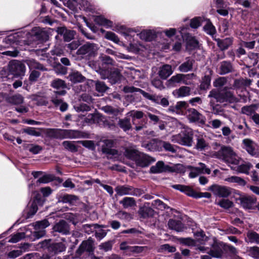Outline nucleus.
<instances>
[{"label":"nucleus","mask_w":259,"mask_h":259,"mask_svg":"<svg viewBox=\"0 0 259 259\" xmlns=\"http://www.w3.org/2000/svg\"><path fill=\"white\" fill-rule=\"evenodd\" d=\"M208 190L212 191L214 195L220 197H227L231 194L229 188L218 185L210 186Z\"/></svg>","instance_id":"6"},{"label":"nucleus","mask_w":259,"mask_h":259,"mask_svg":"<svg viewBox=\"0 0 259 259\" xmlns=\"http://www.w3.org/2000/svg\"><path fill=\"white\" fill-rule=\"evenodd\" d=\"M63 139H75L80 136V133L78 131L63 130Z\"/></svg>","instance_id":"31"},{"label":"nucleus","mask_w":259,"mask_h":259,"mask_svg":"<svg viewBox=\"0 0 259 259\" xmlns=\"http://www.w3.org/2000/svg\"><path fill=\"white\" fill-rule=\"evenodd\" d=\"M63 130L61 129H51L49 133L50 136L59 139H63Z\"/></svg>","instance_id":"46"},{"label":"nucleus","mask_w":259,"mask_h":259,"mask_svg":"<svg viewBox=\"0 0 259 259\" xmlns=\"http://www.w3.org/2000/svg\"><path fill=\"white\" fill-rule=\"evenodd\" d=\"M246 242L259 244V234L253 231H249L247 234Z\"/></svg>","instance_id":"29"},{"label":"nucleus","mask_w":259,"mask_h":259,"mask_svg":"<svg viewBox=\"0 0 259 259\" xmlns=\"http://www.w3.org/2000/svg\"><path fill=\"white\" fill-rule=\"evenodd\" d=\"M51 86L57 90H61L60 91H57L56 94L61 95L65 94V91L63 90L66 88V86L63 80L58 78L53 80L51 82Z\"/></svg>","instance_id":"19"},{"label":"nucleus","mask_w":259,"mask_h":259,"mask_svg":"<svg viewBox=\"0 0 259 259\" xmlns=\"http://www.w3.org/2000/svg\"><path fill=\"white\" fill-rule=\"evenodd\" d=\"M216 153L218 157L224 161L237 165L239 163L240 158L236 154L233 149L229 146H222Z\"/></svg>","instance_id":"1"},{"label":"nucleus","mask_w":259,"mask_h":259,"mask_svg":"<svg viewBox=\"0 0 259 259\" xmlns=\"http://www.w3.org/2000/svg\"><path fill=\"white\" fill-rule=\"evenodd\" d=\"M155 161V159L154 158L146 154L139 153L135 162L137 165L144 167L149 166L151 163Z\"/></svg>","instance_id":"8"},{"label":"nucleus","mask_w":259,"mask_h":259,"mask_svg":"<svg viewBox=\"0 0 259 259\" xmlns=\"http://www.w3.org/2000/svg\"><path fill=\"white\" fill-rule=\"evenodd\" d=\"M118 124L120 127L125 132L129 130L132 127L130 120L127 118L119 119Z\"/></svg>","instance_id":"41"},{"label":"nucleus","mask_w":259,"mask_h":259,"mask_svg":"<svg viewBox=\"0 0 259 259\" xmlns=\"http://www.w3.org/2000/svg\"><path fill=\"white\" fill-rule=\"evenodd\" d=\"M8 101L15 105H19L23 103L24 98L20 94H16L9 98Z\"/></svg>","instance_id":"37"},{"label":"nucleus","mask_w":259,"mask_h":259,"mask_svg":"<svg viewBox=\"0 0 259 259\" xmlns=\"http://www.w3.org/2000/svg\"><path fill=\"white\" fill-rule=\"evenodd\" d=\"M188 106V103L185 101H180L177 103L175 106V110L179 113L185 110Z\"/></svg>","instance_id":"52"},{"label":"nucleus","mask_w":259,"mask_h":259,"mask_svg":"<svg viewBox=\"0 0 259 259\" xmlns=\"http://www.w3.org/2000/svg\"><path fill=\"white\" fill-rule=\"evenodd\" d=\"M119 203L121 204L125 208L132 207L136 205L134 198L132 197H124Z\"/></svg>","instance_id":"36"},{"label":"nucleus","mask_w":259,"mask_h":259,"mask_svg":"<svg viewBox=\"0 0 259 259\" xmlns=\"http://www.w3.org/2000/svg\"><path fill=\"white\" fill-rule=\"evenodd\" d=\"M252 167V165L248 162L243 163L237 167V170L241 173L247 174Z\"/></svg>","instance_id":"48"},{"label":"nucleus","mask_w":259,"mask_h":259,"mask_svg":"<svg viewBox=\"0 0 259 259\" xmlns=\"http://www.w3.org/2000/svg\"><path fill=\"white\" fill-rule=\"evenodd\" d=\"M9 72L15 77L24 76L26 68L24 64L17 60L11 61L8 65Z\"/></svg>","instance_id":"3"},{"label":"nucleus","mask_w":259,"mask_h":259,"mask_svg":"<svg viewBox=\"0 0 259 259\" xmlns=\"http://www.w3.org/2000/svg\"><path fill=\"white\" fill-rule=\"evenodd\" d=\"M178 240L180 243L188 246H193L195 244V241L190 238H180Z\"/></svg>","instance_id":"56"},{"label":"nucleus","mask_w":259,"mask_h":259,"mask_svg":"<svg viewBox=\"0 0 259 259\" xmlns=\"http://www.w3.org/2000/svg\"><path fill=\"white\" fill-rule=\"evenodd\" d=\"M35 195V199L31 202L29 209L27 212V217L30 218L37 211V204H42L39 196V194L37 192H34Z\"/></svg>","instance_id":"13"},{"label":"nucleus","mask_w":259,"mask_h":259,"mask_svg":"<svg viewBox=\"0 0 259 259\" xmlns=\"http://www.w3.org/2000/svg\"><path fill=\"white\" fill-rule=\"evenodd\" d=\"M172 72L171 66L168 64H165L159 68L158 75L161 79H166Z\"/></svg>","instance_id":"18"},{"label":"nucleus","mask_w":259,"mask_h":259,"mask_svg":"<svg viewBox=\"0 0 259 259\" xmlns=\"http://www.w3.org/2000/svg\"><path fill=\"white\" fill-rule=\"evenodd\" d=\"M97 50V46L93 44L87 43L81 47L77 51L78 55H86L91 56Z\"/></svg>","instance_id":"9"},{"label":"nucleus","mask_w":259,"mask_h":259,"mask_svg":"<svg viewBox=\"0 0 259 259\" xmlns=\"http://www.w3.org/2000/svg\"><path fill=\"white\" fill-rule=\"evenodd\" d=\"M50 223L47 220H44L41 221L36 222L33 225L35 230H45L50 226Z\"/></svg>","instance_id":"42"},{"label":"nucleus","mask_w":259,"mask_h":259,"mask_svg":"<svg viewBox=\"0 0 259 259\" xmlns=\"http://www.w3.org/2000/svg\"><path fill=\"white\" fill-rule=\"evenodd\" d=\"M66 245L63 242L52 243L50 246V251L58 254L65 251Z\"/></svg>","instance_id":"25"},{"label":"nucleus","mask_w":259,"mask_h":259,"mask_svg":"<svg viewBox=\"0 0 259 259\" xmlns=\"http://www.w3.org/2000/svg\"><path fill=\"white\" fill-rule=\"evenodd\" d=\"M216 204L219 205L220 207L225 208L228 209L233 206V202L228 199H221L219 201H216Z\"/></svg>","instance_id":"47"},{"label":"nucleus","mask_w":259,"mask_h":259,"mask_svg":"<svg viewBox=\"0 0 259 259\" xmlns=\"http://www.w3.org/2000/svg\"><path fill=\"white\" fill-rule=\"evenodd\" d=\"M27 64L30 69H37L42 70H44V67L34 60H29L27 61Z\"/></svg>","instance_id":"53"},{"label":"nucleus","mask_w":259,"mask_h":259,"mask_svg":"<svg viewBox=\"0 0 259 259\" xmlns=\"http://www.w3.org/2000/svg\"><path fill=\"white\" fill-rule=\"evenodd\" d=\"M166 168L164 164L162 161H158L155 165L150 168V171L152 173H160L165 170Z\"/></svg>","instance_id":"30"},{"label":"nucleus","mask_w":259,"mask_h":259,"mask_svg":"<svg viewBox=\"0 0 259 259\" xmlns=\"http://www.w3.org/2000/svg\"><path fill=\"white\" fill-rule=\"evenodd\" d=\"M57 32L58 34L63 35L64 39L66 41H69L72 39L75 33L74 31L67 30L65 27L58 28Z\"/></svg>","instance_id":"21"},{"label":"nucleus","mask_w":259,"mask_h":259,"mask_svg":"<svg viewBox=\"0 0 259 259\" xmlns=\"http://www.w3.org/2000/svg\"><path fill=\"white\" fill-rule=\"evenodd\" d=\"M115 191L116 193V195L119 196H123L126 195H134L135 193V190L133 189V188L129 186H117L115 188Z\"/></svg>","instance_id":"15"},{"label":"nucleus","mask_w":259,"mask_h":259,"mask_svg":"<svg viewBox=\"0 0 259 259\" xmlns=\"http://www.w3.org/2000/svg\"><path fill=\"white\" fill-rule=\"evenodd\" d=\"M32 30L33 33H34L38 38H41L42 40H46L48 39V35L43 29L39 27H34Z\"/></svg>","instance_id":"34"},{"label":"nucleus","mask_w":259,"mask_h":259,"mask_svg":"<svg viewBox=\"0 0 259 259\" xmlns=\"http://www.w3.org/2000/svg\"><path fill=\"white\" fill-rule=\"evenodd\" d=\"M127 115L133 118V121L134 122L135 119H141L143 118L144 113L141 111L132 110L128 112Z\"/></svg>","instance_id":"51"},{"label":"nucleus","mask_w":259,"mask_h":259,"mask_svg":"<svg viewBox=\"0 0 259 259\" xmlns=\"http://www.w3.org/2000/svg\"><path fill=\"white\" fill-rule=\"evenodd\" d=\"M93 242L92 240H88L82 242L77 250V253L81 254L83 252H91L94 251Z\"/></svg>","instance_id":"17"},{"label":"nucleus","mask_w":259,"mask_h":259,"mask_svg":"<svg viewBox=\"0 0 259 259\" xmlns=\"http://www.w3.org/2000/svg\"><path fill=\"white\" fill-rule=\"evenodd\" d=\"M95 88L97 91L99 93H104L108 89V87L103 81H95Z\"/></svg>","instance_id":"49"},{"label":"nucleus","mask_w":259,"mask_h":259,"mask_svg":"<svg viewBox=\"0 0 259 259\" xmlns=\"http://www.w3.org/2000/svg\"><path fill=\"white\" fill-rule=\"evenodd\" d=\"M170 140L174 143H178L182 145L191 146L193 143L192 130L189 128L184 127V130L177 135H173Z\"/></svg>","instance_id":"2"},{"label":"nucleus","mask_w":259,"mask_h":259,"mask_svg":"<svg viewBox=\"0 0 259 259\" xmlns=\"http://www.w3.org/2000/svg\"><path fill=\"white\" fill-rule=\"evenodd\" d=\"M103 144L102 145V151L108 154L115 156L118 154V152L115 149H111L113 145V141L112 140H104L102 141Z\"/></svg>","instance_id":"12"},{"label":"nucleus","mask_w":259,"mask_h":259,"mask_svg":"<svg viewBox=\"0 0 259 259\" xmlns=\"http://www.w3.org/2000/svg\"><path fill=\"white\" fill-rule=\"evenodd\" d=\"M194 63V60L187 58L186 61L179 67V70L182 72H187L191 71L192 69Z\"/></svg>","instance_id":"22"},{"label":"nucleus","mask_w":259,"mask_h":259,"mask_svg":"<svg viewBox=\"0 0 259 259\" xmlns=\"http://www.w3.org/2000/svg\"><path fill=\"white\" fill-rule=\"evenodd\" d=\"M187 116L191 122L204 124L205 117L194 108H190L187 111Z\"/></svg>","instance_id":"7"},{"label":"nucleus","mask_w":259,"mask_h":259,"mask_svg":"<svg viewBox=\"0 0 259 259\" xmlns=\"http://www.w3.org/2000/svg\"><path fill=\"white\" fill-rule=\"evenodd\" d=\"M168 226L169 228L177 232H182L185 229L184 225L181 221L174 220H170L168 222Z\"/></svg>","instance_id":"23"},{"label":"nucleus","mask_w":259,"mask_h":259,"mask_svg":"<svg viewBox=\"0 0 259 259\" xmlns=\"http://www.w3.org/2000/svg\"><path fill=\"white\" fill-rule=\"evenodd\" d=\"M191 88L187 86H182L172 92L173 95L176 98H183L189 96L191 94Z\"/></svg>","instance_id":"16"},{"label":"nucleus","mask_w":259,"mask_h":259,"mask_svg":"<svg viewBox=\"0 0 259 259\" xmlns=\"http://www.w3.org/2000/svg\"><path fill=\"white\" fill-rule=\"evenodd\" d=\"M232 70V66L230 63L224 61L222 62L220 66V74H225L230 72Z\"/></svg>","instance_id":"35"},{"label":"nucleus","mask_w":259,"mask_h":259,"mask_svg":"<svg viewBox=\"0 0 259 259\" xmlns=\"http://www.w3.org/2000/svg\"><path fill=\"white\" fill-rule=\"evenodd\" d=\"M77 197L74 195L66 194L60 198V201L63 203H69L72 204L76 201Z\"/></svg>","instance_id":"44"},{"label":"nucleus","mask_w":259,"mask_h":259,"mask_svg":"<svg viewBox=\"0 0 259 259\" xmlns=\"http://www.w3.org/2000/svg\"><path fill=\"white\" fill-rule=\"evenodd\" d=\"M152 205L155 208L161 210L168 208V207L165 203L159 199L154 200L152 202Z\"/></svg>","instance_id":"58"},{"label":"nucleus","mask_w":259,"mask_h":259,"mask_svg":"<svg viewBox=\"0 0 259 259\" xmlns=\"http://www.w3.org/2000/svg\"><path fill=\"white\" fill-rule=\"evenodd\" d=\"M172 187L177 190H179L180 191L185 193L186 194L189 196H191L194 198H209L211 197L210 193L208 192H196L193 189L188 186L181 185H175L172 186Z\"/></svg>","instance_id":"4"},{"label":"nucleus","mask_w":259,"mask_h":259,"mask_svg":"<svg viewBox=\"0 0 259 259\" xmlns=\"http://www.w3.org/2000/svg\"><path fill=\"white\" fill-rule=\"evenodd\" d=\"M54 177L52 175H45L39 178L37 182L39 183L46 184L52 181Z\"/></svg>","instance_id":"63"},{"label":"nucleus","mask_w":259,"mask_h":259,"mask_svg":"<svg viewBox=\"0 0 259 259\" xmlns=\"http://www.w3.org/2000/svg\"><path fill=\"white\" fill-rule=\"evenodd\" d=\"M124 91L125 92H126V93H133V92H139L141 94H142L143 96L145 98H146L148 99H149V100H152V101L155 100V96L152 95L148 93H146L140 89L136 88L134 87H124Z\"/></svg>","instance_id":"20"},{"label":"nucleus","mask_w":259,"mask_h":259,"mask_svg":"<svg viewBox=\"0 0 259 259\" xmlns=\"http://www.w3.org/2000/svg\"><path fill=\"white\" fill-rule=\"evenodd\" d=\"M95 21L99 25L104 26L107 28L112 26V22L102 16L97 17L95 18Z\"/></svg>","instance_id":"33"},{"label":"nucleus","mask_w":259,"mask_h":259,"mask_svg":"<svg viewBox=\"0 0 259 259\" xmlns=\"http://www.w3.org/2000/svg\"><path fill=\"white\" fill-rule=\"evenodd\" d=\"M144 48L143 46L140 43L131 42L130 44V49L134 52L137 53L141 51Z\"/></svg>","instance_id":"64"},{"label":"nucleus","mask_w":259,"mask_h":259,"mask_svg":"<svg viewBox=\"0 0 259 259\" xmlns=\"http://www.w3.org/2000/svg\"><path fill=\"white\" fill-rule=\"evenodd\" d=\"M211 256L217 258H224V254L222 249L220 248H215L210 251Z\"/></svg>","instance_id":"59"},{"label":"nucleus","mask_w":259,"mask_h":259,"mask_svg":"<svg viewBox=\"0 0 259 259\" xmlns=\"http://www.w3.org/2000/svg\"><path fill=\"white\" fill-rule=\"evenodd\" d=\"M53 230L63 235L69 234L70 232L69 226L64 220H61L56 223L53 227Z\"/></svg>","instance_id":"11"},{"label":"nucleus","mask_w":259,"mask_h":259,"mask_svg":"<svg viewBox=\"0 0 259 259\" xmlns=\"http://www.w3.org/2000/svg\"><path fill=\"white\" fill-rule=\"evenodd\" d=\"M53 103L56 105L60 104V109L61 111H65L68 108V105L66 103H62V100L57 98H54L52 100Z\"/></svg>","instance_id":"57"},{"label":"nucleus","mask_w":259,"mask_h":259,"mask_svg":"<svg viewBox=\"0 0 259 259\" xmlns=\"http://www.w3.org/2000/svg\"><path fill=\"white\" fill-rule=\"evenodd\" d=\"M102 110L106 113L113 116H117L122 112L117 108H114L110 106H106L102 107Z\"/></svg>","instance_id":"38"},{"label":"nucleus","mask_w":259,"mask_h":259,"mask_svg":"<svg viewBox=\"0 0 259 259\" xmlns=\"http://www.w3.org/2000/svg\"><path fill=\"white\" fill-rule=\"evenodd\" d=\"M255 203V199L251 197H244L240 199L241 206L245 209L251 208Z\"/></svg>","instance_id":"26"},{"label":"nucleus","mask_w":259,"mask_h":259,"mask_svg":"<svg viewBox=\"0 0 259 259\" xmlns=\"http://www.w3.org/2000/svg\"><path fill=\"white\" fill-rule=\"evenodd\" d=\"M222 98L225 101H228L230 103L237 102L238 99L234 96L233 94L230 91H227L225 95L222 96Z\"/></svg>","instance_id":"43"},{"label":"nucleus","mask_w":259,"mask_h":259,"mask_svg":"<svg viewBox=\"0 0 259 259\" xmlns=\"http://www.w3.org/2000/svg\"><path fill=\"white\" fill-rule=\"evenodd\" d=\"M222 95L215 90L210 91L208 95V97L214 98L218 102H224V100L222 98Z\"/></svg>","instance_id":"61"},{"label":"nucleus","mask_w":259,"mask_h":259,"mask_svg":"<svg viewBox=\"0 0 259 259\" xmlns=\"http://www.w3.org/2000/svg\"><path fill=\"white\" fill-rule=\"evenodd\" d=\"M24 233H17L11 236V238L9 240V242L13 243H17L22 238H24Z\"/></svg>","instance_id":"55"},{"label":"nucleus","mask_w":259,"mask_h":259,"mask_svg":"<svg viewBox=\"0 0 259 259\" xmlns=\"http://www.w3.org/2000/svg\"><path fill=\"white\" fill-rule=\"evenodd\" d=\"M69 79L73 83L83 81L85 78L78 71H73L68 76Z\"/></svg>","instance_id":"27"},{"label":"nucleus","mask_w":259,"mask_h":259,"mask_svg":"<svg viewBox=\"0 0 259 259\" xmlns=\"http://www.w3.org/2000/svg\"><path fill=\"white\" fill-rule=\"evenodd\" d=\"M105 37L115 43L118 44L119 42V39L117 35L111 31H107L106 32Z\"/></svg>","instance_id":"54"},{"label":"nucleus","mask_w":259,"mask_h":259,"mask_svg":"<svg viewBox=\"0 0 259 259\" xmlns=\"http://www.w3.org/2000/svg\"><path fill=\"white\" fill-rule=\"evenodd\" d=\"M233 39L231 37L226 38L224 39H218L217 40L219 47L222 50L227 49L232 44Z\"/></svg>","instance_id":"28"},{"label":"nucleus","mask_w":259,"mask_h":259,"mask_svg":"<svg viewBox=\"0 0 259 259\" xmlns=\"http://www.w3.org/2000/svg\"><path fill=\"white\" fill-rule=\"evenodd\" d=\"M203 18L201 17H195L191 20L190 26L194 29L199 27L202 21Z\"/></svg>","instance_id":"62"},{"label":"nucleus","mask_w":259,"mask_h":259,"mask_svg":"<svg viewBox=\"0 0 259 259\" xmlns=\"http://www.w3.org/2000/svg\"><path fill=\"white\" fill-rule=\"evenodd\" d=\"M139 37L146 41H151L155 37V32L151 30H144L137 34Z\"/></svg>","instance_id":"24"},{"label":"nucleus","mask_w":259,"mask_h":259,"mask_svg":"<svg viewBox=\"0 0 259 259\" xmlns=\"http://www.w3.org/2000/svg\"><path fill=\"white\" fill-rule=\"evenodd\" d=\"M210 77L208 75H205L202 78V82L200 84V88L202 90H206L209 88L210 84Z\"/></svg>","instance_id":"60"},{"label":"nucleus","mask_w":259,"mask_h":259,"mask_svg":"<svg viewBox=\"0 0 259 259\" xmlns=\"http://www.w3.org/2000/svg\"><path fill=\"white\" fill-rule=\"evenodd\" d=\"M225 181L229 183H237L240 186H244L246 184L245 181L242 178L237 176H231L227 178Z\"/></svg>","instance_id":"39"},{"label":"nucleus","mask_w":259,"mask_h":259,"mask_svg":"<svg viewBox=\"0 0 259 259\" xmlns=\"http://www.w3.org/2000/svg\"><path fill=\"white\" fill-rule=\"evenodd\" d=\"M189 168L190 169L189 176L191 178H196L202 174H210L211 172L210 169L207 167L205 164L201 162H199L197 166H190Z\"/></svg>","instance_id":"5"},{"label":"nucleus","mask_w":259,"mask_h":259,"mask_svg":"<svg viewBox=\"0 0 259 259\" xmlns=\"http://www.w3.org/2000/svg\"><path fill=\"white\" fill-rule=\"evenodd\" d=\"M181 82L187 85L191 84V82L190 81L184 80L183 74H177L172 76L167 80V84L169 87H174L176 85V84Z\"/></svg>","instance_id":"10"},{"label":"nucleus","mask_w":259,"mask_h":259,"mask_svg":"<svg viewBox=\"0 0 259 259\" xmlns=\"http://www.w3.org/2000/svg\"><path fill=\"white\" fill-rule=\"evenodd\" d=\"M204 31L207 34L212 35L215 34L216 30L214 26L209 21H207L203 27Z\"/></svg>","instance_id":"45"},{"label":"nucleus","mask_w":259,"mask_h":259,"mask_svg":"<svg viewBox=\"0 0 259 259\" xmlns=\"http://www.w3.org/2000/svg\"><path fill=\"white\" fill-rule=\"evenodd\" d=\"M139 153L138 151L135 149L126 148L124 152V155L127 158L136 161Z\"/></svg>","instance_id":"32"},{"label":"nucleus","mask_w":259,"mask_h":259,"mask_svg":"<svg viewBox=\"0 0 259 259\" xmlns=\"http://www.w3.org/2000/svg\"><path fill=\"white\" fill-rule=\"evenodd\" d=\"M244 148L247 152L252 156H257L258 153L256 150V145L252 141L249 139H245L243 140Z\"/></svg>","instance_id":"14"},{"label":"nucleus","mask_w":259,"mask_h":259,"mask_svg":"<svg viewBox=\"0 0 259 259\" xmlns=\"http://www.w3.org/2000/svg\"><path fill=\"white\" fill-rule=\"evenodd\" d=\"M256 109L255 105L246 106L241 108V113L247 116H252L255 113Z\"/></svg>","instance_id":"40"},{"label":"nucleus","mask_w":259,"mask_h":259,"mask_svg":"<svg viewBox=\"0 0 259 259\" xmlns=\"http://www.w3.org/2000/svg\"><path fill=\"white\" fill-rule=\"evenodd\" d=\"M207 143L202 138H199L197 139L196 148L199 150H203L205 149L208 147Z\"/></svg>","instance_id":"50"}]
</instances>
